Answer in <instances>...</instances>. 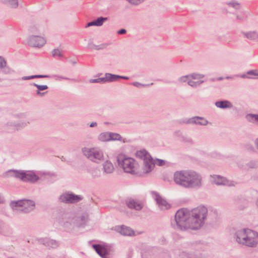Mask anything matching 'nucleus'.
<instances>
[{
  "mask_svg": "<svg viewBox=\"0 0 258 258\" xmlns=\"http://www.w3.org/2000/svg\"><path fill=\"white\" fill-rule=\"evenodd\" d=\"M207 214L208 209L203 206H199L190 211L181 209L176 213L174 221L171 224L175 229L180 230H197L204 225Z\"/></svg>",
  "mask_w": 258,
  "mask_h": 258,
  "instance_id": "1",
  "label": "nucleus"
},
{
  "mask_svg": "<svg viewBox=\"0 0 258 258\" xmlns=\"http://www.w3.org/2000/svg\"><path fill=\"white\" fill-rule=\"evenodd\" d=\"M174 182L178 185L188 189H198L202 186V177L194 170H181L174 174Z\"/></svg>",
  "mask_w": 258,
  "mask_h": 258,
  "instance_id": "2",
  "label": "nucleus"
},
{
  "mask_svg": "<svg viewBox=\"0 0 258 258\" xmlns=\"http://www.w3.org/2000/svg\"><path fill=\"white\" fill-rule=\"evenodd\" d=\"M233 237L237 243L243 245L253 247L258 244V233L249 228L236 230Z\"/></svg>",
  "mask_w": 258,
  "mask_h": 258,
  "instance_id": "3",
  "label": "nucleus"
},
{
  "mask_svg": "<svg viewBox=\"0 0 258 258\" xmlns=\"http://www.w3.org/2000/svg\"><path fill=\"white\" fill-rule=\"evenodd\" d=\"M117 161L118 165L122 167L124 172L132 174L138 173V164L134 159L119 155L117 156Z\"/></svg>",
  "mask_w": 258,
  "mask_h": 258,
  "instance_id": "4",
  "label": "nucleus"
},
{
  "mask_svg": "<svg viewBox=\"0 0 258 258\" xmlns=\"http://www.w3.org/2000/svg\"><path fill=\"white\" fill-rule=\"evenodd\" d=\"M136 156L143 160V173L150 172L155 166V163L151 155L145 150L138 151L136 152Z\"/></svg>",
  "mask_w": 258,
  "mask_h": 258,
  "instance_id": "5",
  "label": "nucleus"
},
{
  "mask_svg": "<svg viewBox=\"0 0 258 258\" xmlns=\"http://www.w3.org/2000/svg\"><path fill=\"white\" fill-rule=\"evenodd\" d=\"M83 155L90 161L99 163L104 160L103 151L98 148H84Z\"/></svg>",
  "mask_w": 258,
  "mask_h": 258,
  "instance_id": "6",
  "label": "nucleus"
},
{
  "mask_svg": "<svg viewBox=\"0 0 258 258\" xmlns=\"http://www.w3.org/2000/svg\"><path fill=\"white\" fill-rule=\"evenodd\" d=\"M35 202L29 200H22L17 201H12L10 206L14 210L15 208L21 207L20 211L24 213H28L33 211L35 208Z\"/></svg>",
  "mask_w": 258,
  "mask_h": 258,
  "instance_id": "7",
  "label": "nucleus"
},
{
  "mask_svg": "<svg viewBox=\"0 0 258 258\" xmlns=\"http://www.w3.org/2000/svg\"><path fill=\"white\" fill-rule=\"evenodd\" d=\"M83 199L80 195H76L72 192H64L59 197V201L66 204H75Z\"/></svg>",
  "mask_w": 258,
  "mask_h": 258,
  "instance_id": "8",
  "label": "nucleus"
},
{
  "mask_svg": "<svg viewBox=\"0 0 258 258\" xmlns=\"http://www.w3.org/2000/svg\"><path fill=\"white\" fill-rule=\"evenodd\" d=\"M88 221V214L86 212L78 214L71 220V224L77 227H84Z\"/></svg>",
  "mask_w": 258,
  "mask_h": 258,
  "instance_id": "9",
  "label": "nucleus"
},
{
  "mask_svg": "<svg viewBox=\"0 0 258 258\" xmlns=\"http://www.w3.org/2000/svg\"><path fill=\"white\" fill-rule=\"evenodd\" d=\"M27 43L30 46L40 47L45 44L46 40L39 35H31L28 37Z\"/></svg>",
  "mask_w": 258,
  "mask_h": 258,
  "instance_id": "10",
  "label": "nucleus"
},
{
  "mask_svg": "<svg viewBox=\"0 0 258 258\" xmlns=\"http://www.w3.org/2000/svg\"><path fill=\"white\" fill-rule=\"evenodd\" d=\"M212 183L217 185H227L229 186H235L236 182L229 181L224 177L217 175H213L211 176Z\"/></svg>",
  "mask_w": 258,
  "mask_h": 258,
  "instance_id": "11",
  "label": "nucleus"
},
{
  "mask_svg": "<svg viewBox=\"0 0 258 258\" xmlns=\"http://www.w3.org/2000/svg\"><path fill=\"white\" fill-rule=\"evenodd\" d=\"M153 198L156 201L157 205L161 210H168L170 208V205L156 191H152Z\"/></svg>",
  "mask_w": 258,
  "mask_h": 258,
  "instance_id": "12",
  "label": "nucleus"
},
{
  "mask_svg": "<svg viewBox=\"0 0 258 258\" xmlns=\"http://www.w3.org/2000/svg\"><path fill=\"white\" fill-rule=\"evenodd\" d=\"M183 123L186 124H196L201 125H206L208 121L204 117L199 116H195L182 121Z\"/></svg>",
  "mask_w": 258,
  "mask_h": 258,
  "instance_id": "13",
  "label": "nucleus"
},
{
  "mask_svg": "<svg viewBox=\"0 0 258 258\" xmlns=\"http://www.w3.org/2000/svg\"><path fill=\"white\" fill-rule=\"evenodd\" d=\"M22 181L24 182H35L39 179V177L34 172L23 171Z\"/></svg>",
  "mask_w": 258,
  "mask_h": 258,
  "instance_id": "14",
  "label": "nucleus"
},
{
  "mask_svg": "<svg viewBox=\"0 0 258 258\" xmlns=\"http://www.w3.org/2000/svg\"><path fill=\"white\" fill-rule=\"evenodd\" d=\"M23 170H9L6 173V175L8 177H15L22 180Z\"/></svg>",
  "mask_w": 258,
  "mask_h": 258,
  "instance_id": "15",
  "label": "nucleus"
},
{
  "mask_svg": "<svg viewBox=\"0 0 258 258\" xmlns=\"http://www.w3.org/2000/svg\"><path fill=\"white\" fill-rule=\"evenodd\" d=\"M116 230L124 236H132L134 234V232L131 228L124 225L117 227Z\"/></svg>",
  "mask_w": 258,
  "mask_h": 258,
  "instance_id": "16",
  "label": "nucleus"
},
{
  "mask_svg": "<svg viewBox=\"0 0 258 258\" xmlns=\"http://www.w3.org/2000/svg\"><path fill=\"white\" fill-rule=\"evenodd\" d=\"M126 205L129 208L134 209L138 211L141 210L143 207L141 203L136 201L134 199H131L127 201Z\"/></svg>",
  "mask_w": 258,
  "mask_h": 258,
  "instance_id": "17",
  "label": "nucleus"
},
{
  "mask_svg": "<svg viewBox=\"0 0 258 258\" xmlns=\"http://www.w3.org/2000/svg\"><path fill=\"white\" fill-rule=\"evenodd\" d=\"M92 247L101 257L106 258V255L108 254V252L104 246L100 244H93Z\"/></svg>",
  "mask_w": 258,
  "mask_h": 258,
  "instance_id": "18",
  "label": "nucleus"
},
{
  "mask_svg": "<svg viewBox=\"0 0 258 258\" xmlns=\"http://www.w3.org/2000/svg\"><path fill=\"white\" fill-rule=\"evenodd\" d=\"M108 46L107 43H101L99 45L94 44L92 40L90 39L88 41V48L92 50H101L106 48Z\"/></svg>",
  "mask_w": 258,
  "mask_h": 258,
  "instance_id": "19",
  "label": "nucleus"
},
{
  "mask_svg": "<svg viewBox=\"0 0 258 258\" xmlns=\"http://www.w3.org/2000/svg\"><path fill=\"white\" fill-rule=\"evenodd\" d=\"M31 85L36 87L37 88V90L36 91V94L37 95L39 96L42 97L44 96L46 93L47 92H41V91L47 90L48 88V87L46 85H38L37 84H36L35 83H33L31 84Z\"/></svg>",
  "mask_w": 258,
  "mask_h": 258,
  "instance_id": "20",
  "label": "nucleus"
},
{
  "mask_svg": "<svg viewBox=\"0 0 258 258\" xmlns=\"http://www.w3.org/2000/svg\"><path fill=\"white\" fill-rule=\"evenodd\" d=\"M103 168L104 172L106 174H110L114 171V166L112 163L108 160H106L103 164Z\"/></svg>",
  "mask_w": 258,
  "mask_h": 258,
  "instance_id": "21",
  "label": "nucleus"
},
{
  "mask_svg": "<svg viewBox=\"0 0 258 258\" xmlns=\"http://www.w3.org/2000/svg\"><path fill=\"white\" fill-rule=\"evenodd\" d=\"M42 242L45 246L51 248H55L58 245V243L56 241L48 238L43 239Z\"/></svg>",
  "mask_w": 258,
  "mask_h": 258,
  "instance_id": "22",
  "label": "nucleus"
},
{
  "mask_svg": "<svg viewBox=\"0 0 258 258\" xmlns=\"http://www.w3.org/2000/svg\"><path fill=\"white\" fill-rule=\"evenodd\" d=\"M242 33L246 38L250 40H257L258 39V33L256 31L242 32Z\"/></svg>",
  "mask_w": 258,
  "mask_h": 258,
  "instance_id": "23",
  "label": "nucleus"
},
{
  "mask_svg": "<svg viewBox=\"0 0 258 258\" xmlns=\"http://www.w3.org/2000/svg\"><path fill=\"white\" fill-rule=\"evenodd\" d=\"M215 105L220 108L225 109L228 108H231L232 107V105L231 103L227 100H222L217 101L215 103Z\"/></svg>",
  "mask_w": 258,
  "mask_h": 258,
  "instance_id": "24",
  "label": "nucleus"
},
{
  "mask_svg": "<svg viewBox=\"0 0 258 258\" xmlns=\"http://www.w3.org/2000/svg\"><path fill=\"white\" fill-rule=\"evenodd\" d=\"M29 123L28 122H25L22 121L20 122L19 123H18L17 124H13L12 123H8V125H9L10 126L12 127V130H20L21 128H24L25 126L27 125V124Z\"/></svg>",
  "mask_w": 258,
  "mask_h": 258,
  "instance_id": "25",
  "label": "nucleus"
},
{
  "mask_svg": "<svg viewBox=\"0 0 258 258\" xmlns=\"http://www.w3.org/2000/svg\"><path fill=\"white\" fill-rule=\"evenodd\" d=\"M245 119L253 123H258V114L249 113L245 115Z\"/></svg>",
  "mask_w": 258,
  "mask_h": 258,
  "instance_id": "26",
  "label": "nucleus"
},
{
  "mask_svg": "<svg viewBox=\"0 0 258 258\" xmlns=\"http://www.w3.org/2000/svg\"><path fill=\"white\" fill-rule=\"evenodd\" d=\"M3 3L8 7L15 9L18 7L19 2L18 0H2Z\"/></svg>",
  "mask_w": 258,
  "mask_h": 258,
  "instance_id": "27",
  "label": "nucleus"
},
{
  "mask_svg": "<svg viewBox=\"0 0 258 258\" xmlns=\"http://www.w3.org/2000/svg\"><path fill=\"white\" fill-rule=\"evenodd\" d=\"M98 139L101 142H107L110 141V133L105 132L101 133L98 136Z\"/></svg>",
  "mask_w": 258,
  "mask_h": 258,
  "instance_id": "28",
  "label": "nucleus"
},
{
  "mask_svg": "<svg viewBox=\"0 0 258 258\" xmlns=\"http://www.w3.org/2000/svg\"><path fill=\"white\" fill-rule=\"evenodd\" d=\"M229 7H232L235 10H239L240 9V4L236 1H232L228 2L226 3Z\"/></svg>",
  "mask_w": 258,
  "mask_h": 258,
  "instance_id": "29",
  "label": "nucleus"
},
{
  "mask_svg": "<svg viewBox=\"0 0 258 258\" xmlns=\"http://www.w3.org/2000/svg\"><path fill=\"white\" fill-rule=\"evenodd\" d=\"M105 76H107L108 82L115 81L117 79H119V75H113L110 73H106Z\"/></svg>",
  "mask_w": 258,
  "mask_h": 258,
  "instance_id": "30",
  "label": "nucleus"
},
{
  "mask_svg": "<svg viewBox=\"0 0 258 258\" xmlns=\"http://www.w3.org/2000/svg\"><path fill=\"white\" fill-rule=\"evenodd\" d=\"M204 82V81H194L189 79L188 81V84L192 87H197V86L200 85Z\"/></svg>",
  "mask_w": 258,
  "mask_h": 258,
  "instance_id": "31",
  "label": "nucleus"
},
{
  "mask_svg": "<svg viewBox=\"0 0 258 258\" xmlns=\"http://www.w3.org/2000/svg\"><path fill=\"white\" fill-rule=\"evenodd\" d=\"M107 20L106 17H99L95 20V24L96 26H101L103 25L104 22Z\"/></svg>",
  "mask_w": 258,
  "mask_h": 258,
  "instance_id": "32",
  "label": "nucleus"
},
{
  "mask_svg": "<svg viewBox=\"0 0 258 258\" xmlns=\"http://www.w3.org/2000/svg\"><path fill=\"white\" fill-rule=\"evenodd\" d=\"M2 70V73L5 75H9L12 74L14 71L10 68L9 67H7V65L4 68H3Z\"/></svg>",
  "mask_w": 258,
  "mask_h": 258,
  "instance_id": "33",
  "label": "nucleus"
},
{
  "mask_svg": "<svg viewBox=\"0 0 258 258\" xmlns=\"http://www.w3.org/2000/svg\"><path fill=\"white\" fill-rule=\"evenodd\" d=\"M110 140H120L121 137L119 134L110 133Z\"/></svg>",
  "mask_w": 258,
  "mask_h": 258,
  "instance_id": "34",
  "label": "nucleus"
},
{
  "mask_svg": "<svg viewBox=\"0 0 258 258\" xmlns=\"http://www.w3.org/2000/svg\"><path fill=\"white\" fill-rule=\"evenodd\" d=\"M52 55L53 57L56 56L61 57L62 56L61 51L59 49H54L52 51Z\"/></svg>",
  "mask_w": 258,
  "mask_h": 258,
  "instance_id": "35",
  "label": "nucleus"
},
{
  "mask_svg": "<svg viewBox=\"0 0 258 258\" xmlns=\"http://www.w3.org/2000/svg\"><path fill=\"white\" fill-rule=\"evenodd\" d=\"M190 79H202L204 77V75L200 74H196L193 73L191 75H189Z\"/></svg>",
  "mask_w": 258,
  "mask_h": 258,
  "instance_id": "36",
  "label": "nucleus"
},
{
  "mask_svg": "<svg viewBox=\"0 0 258 258\" xmlns=\"http://www.w3.org/2000/svg\"><path fill=\"white\" fill-rule=\"evenodd\" d=\"M189 258H204V256L200 253H190L188 254Z\"/></svg>",
  "mask_w": 258,
  "mask_h": 258,
  "instance_id": "37",
  "label": "nucleus"
},
{
  "mask_svg": "<svg viewBox=\"0 0 258 258\" xmlns=\"http://www.w3.org/2000/svg\"><path fill=\"white\" fill-rule=\"evenodd\" d=\"M128 3L132 5H138L145 0H126Z\"/></svg>",
  "mask_w": 258,
  "mask_h": 258,
  "instance_id": "38",
  "label": "nucleus"
},
{
  "mask_svg": "<svg viewBox=\"0 0 258 258\" xmlns=\"http://www.w3.org/2000/svg\"><path fill=\"white\" fill-rule=\"evenodd\" d=\"M6 65L7 61L2 56H0V69H2L3 68L6 67Z\"/></svg>",
  "mask_w": 258,
  "mask_h": 258,
  "instance_id": "39",
  "label": "nucleus"
},
{
  "mask_svg": "<svg viewBox=\"0 0 258 258\" xmlns=\"http://www.w3.org/2000/svg\"><path fill=\"white\" fill-rule=\"evenodd\" d=\"M190 79V76L186 75L184 76L181 77L179 78L178 81L180 82H185L186 81H188V80Z\"/></svg>",
  "mask_w": 258,
  "mask_h": 258,
  "instance_id": "40",
  "label": "nucleus"
},
{
  "mask_svg": "<svg viewBox=\"0 0 258 258\" xmlns=\"http://www.w3.org/2000/svg\"><path fill=\"white\" fill-rule=\"evenodd\" d=\"M247 166L251 168L258 167V163L255 161H250L247 164Z\"/></svg>",
  "mask_w": 258,
  "mask_h": 258,
  "instance_id": "41",
  "label": "nucleus"
},
{
  "mask_svg": "<svg viewBox=\"0 0 258 258\" xmlns=\"http://www.w3.org/2000/svg\"><path fill=\"white\" fill-rule=\"evenodd\" d=\"M182 140L188 143L192 144L194 143L192 139L189 137H183Z\"/></svg>",
  "mask_w": 258,
  "mask_h": 258,
  "instance_id": "42",
  "label": "nucleus"
},
{
  "mask_svg": "<svg viewBox=\"0 0 258 258\" xmlns=\"http://www.w3.org/2000/svg\"><path fill=\"white\" fill-rule=\"evenodd\" d=\"M132 85L137 87H140L141 86L147 87L149 86V84H143L138 82L133 83Z\"/></svg>",
  "mask_w": 258,
  "mask_h": 258,
  "instance_id": "43",
  "label": "nucleus"
},
{
  "mask_svg": "<svg viewBox=\"0 0 258 258\" xmlns=\"http://www.w3.org/2000/svg\"><path fill=\"white\" fill-rule=\"evenodd\" d=\"M29 30L31 33L35 34L38 31V29L36 26H33L30 27Z\"/></svg>",
  "mask_w": 258,
  "mask_h": 258,
  "instance_id": "44",
  "label": "nucleus"
},
{
  "mask_svg": "<svg viewBox=\"0 0 258 258\" xmlns=\"http://www.w3.org/2000/svg\"><path fill=\"white\" fill-rule=\"evenodd\" d=\"M48 77H49V76L48 75H34V79L48 78Z\"/></svg>",
  "mask_w": 258,
  "mask_h": 258,
  "instance_id": "45",
  "label": "nucleus"
},
{
  "mask_svg": "<svg viewBox=\"0 0 258 258\" xmlns=\"http://www.w3.org/2000/svg\"><path fill=\"white\" fill-rule=\"evenodd\" d=\"M256 70H250L248 72H247V74L248 75H254V76H258V73H257Z\"/></svg>",
  "mask_w": 258,
  "mask_h": 258,
  "instance_id": "46",
  "label": "nucleus"
},
{
  "mask_svg": "<svg viewBox=\"0 0 258 258\" xmlns=\"http://www.w3.org/2000/svg\"><path fill=\"white\" fill-rule=\"evenodd\" d=\"M99 79H100L101 84L104 83L108 82L107 77V76H105L104 77L99 78Z\"/></svg>",
  "mask_w": 258,
  "mask_h": 258,
  "instance_id": "47",
  "label": "nucleus"
},
{
  "mask_svg": "<svg viewBox=\"0 0 258 258\" xmlns=\"http://www.w3.org/2000/svg\"><path fill=\"white\" fill-rule=\"evenodd\" d=\"M98 172H99L98 170H95L92 173V176L93 178H97L99 177V175L97 174Z\"/></svg>",
  "mask_w": 258,
  "mask_h": 258,
  "instance_id": "48",
  "label": "nucleus"
},
{
  "mask_svg": "<svg viewBox=\"0 0 258 258\" xmlns=\"http://www.w3.org/2000/svg\"><path fill=\"white\" fill-rule=\"evenodd\" d=\"M34 79V75L30 76H24L21 79L22 80H28Z\"/></svg>",
  "mask_w": 258,
  "mask_h": 258,
  "instance_id": "49",
  "label": "nucleus"
},
{
  "mask_svg": "<svg viewBox=\"0 0 258 258\" xmlns=\"http://www.w3.org/2000/svg\"><path fill=\"white\" fill-rule=\"evenodd\" d=\"M90 82L92 83H100L101 84L100 79H99V78H97V79H91L90 80Z\"/></svg>",
  "mask_w": 258,
  "mask_h": 258,
  "instance_id": "50",
  "label": "nucleus"
},
{
  "mask_svg": "<svg viewBox=\"0 0 258 258\" xmlns=\"http://www.w3.org/2000/svg\"><path fill=\"white\" fill-rule=\"evenodd\" d=\"M92 26H96L95 20L88 23L86 26V27H88Z\"/></svg>",
  "mask_w": 258,
  "mask_h": 258,
  "instance_id": "51",
  "label": "nucleus"
},
{
  "mask_svg": "<svg viewBox=\"0 0 258 258\" xmlns=\"http://www.w3.org/2000/svg\"><path fill=\"white\" fill-rule=\"evenodd\" d=\"M126 31L124 29H121L117 32L118 34H124L126 33Z\"/></svg>",
  "mask_w": 258,
  "mask_h": 258,
  "instance_id": "52",
  "label": "nucleus"
},
{
  "mask_svg": "<svg viewBox=\"0 0 258 258\" xmlns=\"http://www.w3.org/2000/svg\"><path fill=\"white\" fill-rule=\"evenodd\" d=\"M157 164L159 166L163 165L165 163L164 160H161V159H157Z\"/></svg>",
  "mask_w": 258,
  "mask_h": 258,
  "instance_id": "53",
  "label": "nucleus"
},
{
  "mask_svg": "<svg viewBox=\"0 0 258 258\" xmlns=\"http://www.w3.org/2000/svg\"><path fill=\"white\" fill-rule=\"evenodd\" d=\"M97 125V123L96 122H92L90 124V127H93L96 126Z\"/></svg>",
  "mask_w": 258,
  "mask_h": 258,
  "instance_id": "54",
  "label": "nucleus"
},
{
  "mask_svg": "<svg viewBox=\"0 0 258 258\" xmlns=\"http://www.w3.org/2000/svg\"><path fill=\"white\" fill-rule=\"evenodd\" d=\"M120 78V79H125V80H128V77H126V76H119V79Z\"/></svg>",
  "mask_w": 258,
  "mask_h": 258,
  "instance_id": "55",
  "label": "nucleus"
},
{
  "mask_svg": "<svg viewBox=\"0 0 258 258\" xmlns=\"http://www.w3.org/2000/svg\"><path fill=\"white\" fill-rule=\"evenodd\" d=\"M255 145L257 148V149H258V139H257L256 140H255Z\"/></svg>",
  "mask_w": 258,
  "mask_h": 258,
  "instance_id": "56",
  "label": "nucleus"
},
{
  "mask_svg": "<svg viewBox=\"0 0 258 258\" xmlns=\"http://www.w3.org/2000/svg\"><path fill=\"white\" fill-rule=\"evenodd\" d=\"M236 19H237V20H243V17H241V16H236Z\"/></svg>",
  "mask_w": 258,
  "mask_h": 258,
  "instance_id": "57",
  "label": "nucleus"
},
{
  "mask_svg": "<svg viewBox=\"0 0 258 258\" xmlns=\"http://www.w3.org/2000/svg\"><path fill=\"white\" fill-rule=\"evenodd\" d=\"M4 202V199L3 197L0 195V204L3 203Z\"/></svg>",
  "mask_w": 258,
  "mask_h": 258,
  "instance_id": "58",
  "label": "nucleus"
},
{
  "mask_svg": "<svg viewBox=\"0 0 258 258\" xmlns=\"http://www.w3.org/2000/svg\"><path fill=\"white\" fill-rule=\"evenodd\" d=\"M241 77L243 78H245L246 77V75L244 74V75H241Z\"/></svg>",
  "mask_w": 258,
  "mask_h": 258,
  "instance_id": "59",
  "label": "nucleus"
},
{
  "mask_svg": "<svg viewBox=\"0 0 258 258\" xmlns=\"http://www.w3.org/2000/svg\"><path fill=\"white\" fill-rule=\"evenodd\" d=\"M223 79V78L222 77H219L217 79L218 80H221Z\"/></svg>",
  "mask_w": 258,
  "mask_h": 258,
  "instance_id": "60",
  "label": "nucleus"
},
{
  "mask_svg": "<svg viewBox=\"0 0 258 258\" xmlns=\"http://www.w3.org/2000/svg\"><path fill=\"white\" fill-rule=\"evenodd\" d=\"M256 205L258 207V200L256 201Z\"/></svg>",
  "mask_w": 258,
  "mask_h": 258,
  "instance_id": "61",
  "label": "nucleus"
},
{
  "mask_svg": "<svg viewBox=\"0 0 258 258\" xmlns=\"http://www.w3.org/2000/svg\"><path fill=\"white\" fill-rule=\"evenodd\" d=\"M72 63H73V64H76V61H73V62H72Z\"/></svg>",
  "mask_w": 258,
  "mask_h": 258,
  "instance_id": "62",
  "label": "nucleus"
},
{
  "mask_svg": "<svg viewBox=\"0 0 258 258\" xmlns=\"http://www.w3.org/2000/svg\"><path fill=\"white\" fill-rule=\"evenodd\" d=\"M229 78H230V77H226V79H229Z\"/></svg>",
  "mask_w": 258,
  "mask_h": 258,
  "instance_id": "63",
  "label": "nucleus"
},
{
  "mask_svg": "<svg viewBox=\"0 0 258 258\" xmlns=\"http://www.w3.org/2000/svg\"><path fill=\"white\" fill-rule=\"evenodd\" d=\"M63 78L64 79H68V78Z\"/></svg>",
  "mask_w": 258,
  "mask_h": 258,
  "instance_id": "64",
  "label": "nucleus"
}]
</instances>
